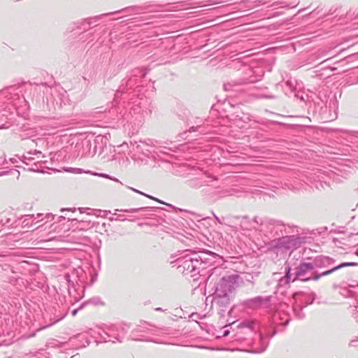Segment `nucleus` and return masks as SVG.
<instances>
[{
  "instance_id": "28",
  "label": "nucleus",
  "mask_w": 358,
  "mask_h": 358,
  "mask_svg": "<svg viewBox=\"0 0 358 358\" xmlns=\"http://www.w3.org/2000/svg\"><path fill=\"white\" fill-rule=\"evenodd\" d=\"M350 134L352 136V139L358 140V131H352L350 132Z\"/></svg>"
},
{
  "instance_id": "4",
  "label": "nucleus",
  "mask_w": 358,
  "mask_h": 358,
  "mask_svg": "<svg viewBox=\"0 0 358 358\" xmlns=\"http://www.w3.org/2000/svg\"><path fill=\"white\" fill-rule=\"evenodd\" d=\"M238 286L236 275L222 277L217 283L214 292L215 301L222 307H226L231 301V294Z\"/></svg>"
},
{
  "instance_id": "20",
  "label": "nucleus",
  "mask_w": 358,
  "mask_h": 358,
  "mask_svg": "<svg viewBox=\"0 0 358 358\" xmlns=\"http://www.w3.org/2000/svg\"><path fill=\"white\" fill-rule=\"evenodd\" d=\"M285 185L287 188L292 190L305 188L301 180L298 179L293 180V182L285 183Z\"/></svg>"
},
{
  "instance_id": "38",
  "label": "nucleus",
  "mask_w": 358,
  "mask_h": 358,
  "mask_svg": "<svg viewBox=\"0 0 358 358\" xmlns=\"http://www.w3.org/2000/svg\"><path fill=\"white\" fill-rule=\"evenodd\" d=\"M10 161L13 164H15V162H17V160H16L15 159H14V158H11V159H10Z\"/></svg>"
},
{
  "instance_id": "30",
  "label": "nucleus",
  "mask_w": 358,
  "mask_h": 358,
  "mask_svg": "<svg viewBox=\"0 0 358 358\" xmlns=\"http://www.w3.org/2000/svg\"><path fill=\"white\" fill-rule=\"evenodd\" d=\"M64 316H65V315H62L58 317L57 319L55 320V321L51 323V324H55L56 322L60 321L61 320H62L64 317Z\"/></svg>"
},
{
  "instance_id": "10",
  "label": "nucleus",
  "mask_w": 358,
  "mask_h": 358,
  "mask_svg": "<svg viewBox=\"0 0 358 358\" xmlns=\"http://www.w3.org/2000/svg\"><path fill=\"white\" fill-rule=\"evenodd\" d=\"M315 268H329V265H333L335 260L327 256H318L311 262Z\"/></svg>"
},
{
  "instance_id": "16",
  "label": "nucleus",
  "mask_w": 358,
  "mask_h": 358,
  "mask_svg": "<svg viewBox=\"0 0 358 358\" xmlns=\"http://www.w3.org/2000/svg\"><path fill=\"white\" fill-rule=\"evenodd\" d=\"M148 208H130V209H116L115 212L113 213L114 215H117V217L115 218V220H121L124 221L127 220L122 215H117L116 212L120 211L123 213H134L138 211H143L146 210Z\"/></svg>"
},
{
  "instance_id": "49",
  "label": "nucleus",
  "mask_w": 358,
  "mask_h": 358,
  "mask_svg": "<svg viewBox=\"0 0 358 358\" xmlns=\"http://www.w3.org/2000/svg\"><path fill=\"white\" fill-rule=\"evenodd\" d=\"M60 217L63 218V219H65V217L62 216V215H60Z\"/></svg>"
},
{
  "instance_id": "34",
  "label": "nucleus",
  "mask_w": 358,
  "mask_h": 358,
  "mask_svg": "<svg viewBox=\"0 0 358 358\" xmlns=\"http://www.w3.org/2000/svg\"><path fill=\"white\" fill-rule=\"evenodd\" d=\"M200 127L198 126L196 127H192L190 129H189V131L192 132V131H196L198 129H199Z\"/></svg>"
},
{
  "instance_id": "37",
  "label": "nucleus",
  "mask_w": 358,
  "mask_h": 358,
  "mask_svg": "<svg viewBox=\"0 0 358 358\" xmlns=\"http://www.w3.org/2000/svg\"><path fill=\"white\" fill-rule=\"evenodd\" d=\"M276 333H277V330H274V331L271 333V337H273V336H275V335L276 334Z\"/></svg>"
},
{
  "instance_id": "5",
  "label": "nucleus",
  "mask_w": 358,
  "mask_h": 358,
  "mask_svg": "<svg viewBox=\"0 0 358 358\" xmlns=\"http://www.w3.org/2000/svg\"><path fill=\"white\" fill-rule=\"evenodd\" d=\"M295 229V227H291L289 230L286 231L285 234L272 240L270 243V247L282 250H295L299 248L303 243L305 237L294 234Z\"/></svg>"
},
{
  "instance_id": "47",
  "label": "nucleus",
  "mask_w": 358,
  "mask_h": 358,
  "mask_svg": "<svg viewBox=\"0 0 358 358\" xmlns=\"http://www.w3.org/2000/svg\"><path fill=\"white\" fill-rule=\"evenodd\" d=\"M74 296V298H76V299H80V298H81V296H79V297H77L76 296Z\"/></svg>"
},
{
  "instance_id": "17",
  "label": "nucleus",
  "mask_w": 358,
  "mask_h": 358,
  "mask_svg": "<svg viewBox=\"0 0 358 358\" xmlns=\"http://www.w3.org/2000/svg\"><path fill=\"white\" fill-rule=\"evenodd\" d=\"M268 346V341L263 337L262 334L259 335L258 345L252 350L255 353L264 352Z\"/></svg>"
},
{
  "instance_id": "50",
  "label": "nucleus",
  "mask_w": 358,
  "mask_h": 358,
  "mask_svg": "<svg viewBox=\"0 0 358 358\" xmlns=\"http://www.w3.org/2000/svg\"><path fill=\"white\" fill-rule=\"evenodd\" d=\"M60 217L63 218V219H65V217L62 216V215H60Z\"/></svg>"
},
{
  "instance_id": "3",
  "label": "nucleus",
  "mask_w": 358,
  "mask_h": 358,
  "mask_svg": "<svg viewBox=\"0 0 358 358\" xmlns=\"http://www.w3.org/2000/svg\"><path fill=\"white\" fill-rule=\"evenodd\" d=\"M357 265H358V264L355 262H344L329 270L318 273V271L315 270L311 262H301L299 266L295 268L294 277L292 279V282L295 280L305 282L308 280H318L321 277L329 275L338 269L346 266H354Z\"/></svg>"
},
{
  "instance_id": "53",
  "label": "nucleus",
  "mask_w": 358,
  "mask_h": 358,
  "mask_svg": "<svg viewBox=\"0 0 358 358\" xmlns=\"http://www.w3.org/2000/svg\"><path fill=\"white\" fill-rule=\"evenodd\" d=\"M357 287H358V285H357Z\"/></svg>"
},
{
  "instance_id": "23",
  "label": "nucleus",
  "mask_w": 358,
  "mask_h": 358,
  "mask_svg": "<svg viewBox=\"0 0 358 358\" xmlns=\"http://www.w3.org/2000/svg\"><path fill=\"white\" fill-rule=\"evenodd\" d=\"M129 188L130 189H131L132 191H134V192H137V193H138V194H142V195H143V196H146V197H148V198H149V199H153V200L157 201H158V202H159V203H162V202L160 200H159L158 199L155 198V197H153V196H150V195H148V194H145V193H143V192H141V191H139V190H137V189H134V188H133V187H129Z\"/></svg>"
},
{
  "instance_id": "18",
  "label": "nucleus",
  "mask_w": 358,
  "mask_h": 358,
  "mask_svg": "<svg viewBox=\"0 0 358 358\" xmlns=\"http://www.w3.org/2000/svg\"><path fill=\"white\" fill-rule=\"evenodd\" d=\"M273 324L276 325H282L286 326L289 324V320L288 318L285 319V321L281 322L282 320V315L280 313H275L273 315Z\"/></svg>"
},
{
  "instance_id": "14",
  "label": "nucleus",
  "mask_w": 358,
  "mask_h": 358,
  "mask_svg": "<svg viewBox=\"0 0 358 358\" xmlns=\"http://www.w3.org/2000/svg\"><path fill=\"white\" fill-rule=\"evenodd\" d=\"M285 275L284 277L280 278L278 282V285L280 287L286 286L291 281V266L287 262L285 266Z\"/></svg>"
},
{
  "instance_id": "15",
  "label": "nucleus",
  "mask_w": 358,
  "mask_h": 358,
  "mask_svg": "<svg viewBox=\"0 0 358 358\" xmlns=\"http://www.w3.org/2000/svg\"><path fill=\"white\" fill-rule=\"evenodd\" d=\"M196 255H199L201 257V260H199V266L202 264H208L211 263L213 262V258L214 257V253L212 252H196Z\"/></svg>"
},
{
  "instance_id": "24",
  "label": "nucleus",
  "mask_w": 358,
  "mask_h": 358,
  "mask_svg": "<svg viewBox=\"0 0 358 358\" xmlns=\"http://www.w3.org/2000/svg\"><path fill=\"white\" fill-rule=\"evenodd\" d=\"M255 97L257 98V99H262V98H264V99H275V96H273V95L265 94H255Z\"/></svg>"
},
{
  "instance_id": "42",
  "label": "nucleus",
  "mask_w": 358,
  "mask_h": 358,
  "mask_svg": "<svg viewBox=\"0 0 358 358\" xmlns=\"http://www.w3.org/2000/svg\"><path fill=\"white\" fill-rule=\"evenodd\" d=\"M98 333H99V335H100V336H101V337L105 340V341H107L106 338L103 337V336L101 335V333H100V332H98Z\"/></svg>"
},
{
  "instance_id": "12",
  "label": "nucleus",
  "mask_w": 358,
  "mask_h": 358,
  "mask_svg": "<svg viewBox=\"0 0 358 358\" xmlns=\"http://www.w3.org/2000/svg\"><path fill=\"white\" fill-rule=\"evenodd\" d=\"M243 85V83L232 80L224 85V90L230 92V96H236L237 93L244 90Z\"/></svg>"
},
{
  "instance_id": "35",
  "label": "nucleus",
  "mask_w": 358,
  "mask_h": 358,
  "mask_svg": "<svg viewBox=\"0 0 358 358\" xmlns=\"http://www.w3.org/2000/svg\"><path fill=\"white\" fill-rule=\"evenodd\" d=\"M78 311V309H75V310H73L72 311V315H73V316H75V315L77 314Z\"/></svg>"
},
{
  "instance_id": "29",
  "label": "nucleus",
  "mask_w": 358,
  "mask_h": 358,
  "mask_svg": "<svg viewBox=\"0 0 358 358\" xmlns=\"http://www.w3.org/2000/svg\"><path fill=\"white\" fill-rule=\"evenodd\" d=\"M5 163H6V156L3 155V157H0V166L3 165Z\"/></svg>"
},
{
  "instance_id": "27",
  "label": "nucleus",
  "mask_w": 358,
  "mask_h": 358,
  "mask_svg": "<svg viewBox=\"0 0 358 358\" xmlns=\"http://www.w3.org/2000/svg\"><path fill=\"white\" fill-rule=\"evenodd\" d=\"M32 159H33V158L31 157L23 156L22 162L27 164H29V163L31 162L32 161Z\"/></svg>"
},
{
  "instance_id": "48",
  "label": "nucleus",
  "mask_w": 358,
  "mask_h": 358,
  "mask_svg": "<svg viewBox=\"0 0 358 358\" xmlns=\"http://www.w3.org/2000/svg\"><path fill=\"white\" fill-rule=\"evenodd\" d=\"M60 217L63 218V219H65V217L62 216V215H60Z\"/></svg>"
},
{
  "instance_id": "46",
  "label": "nucleus",
  "mask_w": 358,
  "mask_h": 358,
  "mask_svg": "<svg viewBox=\"0 0 358 358\" xmlns=\"http://www.w3.org/2000/svg\"><path fill=\"white\" fill-rule=\"evenodd\" d=\"M358 307V302H357V305L355 306V308H357Z\"/></svg>"
},
{
  "instance_id": "33",
  "label": "nucleus",
  "mask_w": 358,
  "mask_h": 358,
  "mask_svg": "<svg viewBox=\"0 0 358 358\" xmlns=\"http://www.w3.org/2000/svg\"><path fill=\"white\" fill-rule=\"evenodd\" d=\"M75 211L76 210V208H62L61 209V211L62 212H64V211Z\"/></svg>"
},
{
  "instance_id": "52",
  "label": "nucleus",
  "mask_w": 358,
  "mask_h": 358,
  "mask_svg": "<svg viewBox=\"0 0 358 358\" xmlns=\"http://www.w3.org/2000/svg\"><path fill=\"white\" fill-rule=\"evenodd\" d=\"M3 175V173H0V176H2Z\"/></svg>"
},
{
  "instance_id": "45",
  "label": "nucleus",
  "mask_w": 358,
  "mask_h": 358,
  "mask_svg": "<svg viewBox=\"0 0 358 358\" xmlns=\"http://www.w3.org/2000/svg\"><path fill=\"white\" fill-rule=\"evenodd\" d=\"M135 96V94H133V95H132V96ZM133 99H134V98H133V97H129V100H131H131H133Z\"/></svg>"
},
{
  "instance_id": "13",
  "label": "nucleus",
  "mask_w": 358,
  "mask_h": 358,
  "mask_svg": "<svg viewBox=\"0 0 358 358\" xmlns=\"http://www.w3.org/2000/svg\"><path fill=\"white\" fill-rule=\"evenodd\" d=\"M314 177L311 178L310 179L307 178V181H303L304 183L307 184L308 185H310L309 182L311 184V187L314 186L317 189H324L325 186L327 185L326 182L322 181V179H324V177L322 176L321 173H319V174L316 175V173H314Z\"/></svg>"
},
{
  "instance_id": "8",
  "label": "nucleus",
  "mask_w": 358,
  "mask_h": 358,
  "mask_svg": "<svg viewBox=\"0 0 358 358\" xmlns=\"http://www.w3.org/2000/svg\"><path fill=\"white\" fill-rule=\"evenodd\" d=\"M271 296H256L243 301V304L248 308H268L271 306Z\"/></svg>"
},
{
  "instance_id": "2",
  "label": "nucleus",
  "mask_w": 358,
  "mask_h": 358,
  "mask_svg": "<svg viewBox=\"0 0 358 358\" xmlns=\"http://www.w3.org/2000/svg\"><path fill=\"white\" fill-rule=\"evenodd\" d=\"M170 264L176 267L179 273L190 275L192 277L199 273V260L201 257L195 251L185 250L179 255L171 257Z\"/></svg>"
},
{
  "instance_id": "26",
  "label": "nucleus",
  "mask_w": 358,
  "mask_h": 358,
  "mask_svg": "<svg viewBox=\"0 0 358 358\" xmlns=\"http://www.w3.org/2000/svg\"><path fill=\"white\" fill-rule=\"evenodd\" d=\"M294 312L295 315H296V317H297L298 318H299V319H302V318H303V317H304V314H303V313H300L299 311H298V310H296V307H294Z\"/></svg>"
},
{
  "instance_id": "44",
  "label": "nucleus",
  "mask_w": 358,
  "mask_h": 358,
  "mask_svg": "<svg viewBox=\"0 0 358 358\" xmlns=\"http://www.w3.org/2000/svg\"><path fill=\"white\" fill-rule=\"evenodd\" d=\"M110 221L115 220V217H110Z\"/></svg>"
},
{
  "instance_id": "7",
  "label": "nucleus",
  "mask_w": 358,
  "mask_h": 358,
  "mask_svg": "<svg viewBox=\"0 0 358 358\" xmlns=\"http://www.w3.org/2000/svg\"><path fill=\"white\" fill-rule=\"evenodd\" d=\"M98 329H102V331L108 338V341H110V338H114L119 342H122L127 331L124 327L116 324H104L102 327H98Z\"/></svg>"
},
{
  "instance_id": "19",
  "label": "nucleus",
  "mask_w": 358,
  "mask_h": 358,
  "mask_svg": "<svg viewBox=\"0 0 358 358\" xmlns=\"http://www.w3.org/2000/svg\"><path fill=\"white\" fill-rule=\"evenodd\" d=\"M206 181L199 178H193L187 182L188 186L194 188L199 189L206 185Z\"/></svg>"
},
{
  "instance_id": "11",
  "label": "nucleus",
  "mask_w": 358,
  "mask_h": 358,
  "mask_svg": "<svg viewBox=\"0 0 358 358\" xmlns=\"http://www.w3.org/2000/svg\"><path fill=\"white\" fill-rule=\"evenodd\" d=\"M241 330L245 329L247 332L258 331L260 329V324L256 320H246L238 325Z\"/></svg>"
},
{
  "instance_id": "25",
  "label": "nucleus",
  "mask_w": 358,
  "mask_h": 358,
  "mask_svg": "<svg viewBox=\"0 0 358 358\" xmlns=\"http://www.w3.org/2000/svg\"><path fill=\"white\" fill-rule=\"evenodd\" d=\"M65 278H66V280L69 282V293L70 295H73V292H72L71 287L72 286V287L73 288L74 285H73V282L71 283V281L69 280V274H66L65 275Z\"/></svg>"
},
{
  "instance_id": "1",
  "label": "nucleus",
  "mask_w": 358,
  "mask_h": 358,
  "mask_svg": "<svg viewBox=\"0 0 358 358\" xmlns=\"http://www.w3.org/2000/svg\"><path fill=\"white\" fill-rule=\"evenodd\" d=\"M146 72L144 69H136L133 70L132 71V76L126 81L125 85L124 83L122 84V85L120 87L119 90H117L115 94L114 101L113 102V104L114 105L115 108H112L111 113H117V117L118 120L122 119V120H127V122H130L131 123L133 122L132 119L134 117V115H138L141 113V112H143L142 103L139 101V99H136L133 101H129L128 103V106L130 107V111L127 113V111H124V108H122V103H120V100L126 99V97H122L124 94L127 92H125L126 89L131 88V87L136 84V78L141 77L144 78L145 76ZM138 117H136L135 120H137ZM124 121H122L123 122Z\"/></svg>"
},
{
  "instance_id": "32",
  "label": "nucleus",
  "mask_w": 358,
  "mask_h": 358,
  "mask_svg": "<svg viewBox=\"0 0 358 358\" xmlns=\"http://www.w3.org/2000/svg\"><path fill=\"white\" fill-rule=\"evenodd\" d=\"M229 333H230V331H229V329H224V330L223 331L222 336H224V337H225V336H227L229 334Z\"/></svg>"
},
{
  "instance_id": "9",
  "label": "nucleus",
  "mask_w": 358,
  "mask_h": 358,
  "mask_svg": "<svg viewBox=\"0 0 358 358\" xmlns=\"http://www.w3.org/2000/svg\"><path fill=\"white\" fill-rule=\"evenodd\" d=\"M262 219L258 217H254L250 221L248 217H243L241 221V227L243 230L255 229L259 231Z\"/></svg>"
},
{
  "instance_id": "51",
  "label": "nucleus",
  "mask_w": 358,
  "mask_h": 358,
  "mask_svg": "<svg viewBox=\"0 0 358 358\" xmlns=\"http://www.w3.org/2000/svg\"><path fill=\"white\" fill-rule=\"evenodd\" d=\"M356 254L358 255V251H357Z\"/></svg>"
},
{
  "instance_id": "41",
  "label": "nucleus",
  "mask_w": 358,
  "mask_h": 358,
  "mask_svg": "<svg viewBox=\"0 0 358 358\" xmlns=\"http://www.w3.org/2000/svg\"><path fill=\"white\" fill-rule=\"evenodd\" d=\"M155 310L156 311H162V308H155Z\"/></svg>"
},
{
  "instance_id": "22",
  "label": "nucleus",
  "mask_w": 358,
  "mask_h": 358,
  "mask_svg": "<svg viewBox=\"0 0 358 358\" xmlns=\"http://www.w3.org/2000/svg\"><path fill=\"white\" fill-rule=\"evenodd\" d=\"M65 171L69 173H76V174H80L83 173H86L85 171H83L81 169L78 168H66L65 169Z\"/></svg>"
},
{
  "instance_id": "31",
  "label": "nucleus",
  "mask_w": 358,
  "mask_h": 358,
  "mask_svg": "<svg viewBox=\"0 0 358 358\" xmlns=\"http://www.w3.org/2000/svg\"><path fill=\"white\" fill-rule=\"evenodd\" d=\"M101 176H102L103 177H104V178H110V179L113 180L114 181H115V182H120L118 180V179H117V178H110V177L108 175H107V174H102Z\"/></svg>"
},
{
  "instance_id": "6",
  "label": "nucleus",
  "mask_w": 358,
  "mask_h": 358,
  "mask_svg": "<svg viewBox=\"0 0 358 358\" xmlns=\"http://www.w3.org/2000/svg\"><path fill=\"white\" fill-rule=\"evenodd\" d=\"M291 226L285 225L278 220L262 219L259 231L264 233L266 236H271L272 238H278L286 234Z\"/></svg>"
},
{
  "instance_id": "39",
  "label": "nucleus",
  "mask_w": 358,
  "mask_h": 358,
  "mask_svg": "<svg viewBox=\"0 0 358 358\" xmlns=\"http://www.w3.org/2000/svg\"><path fill=\"white\" fill-rule=\"evenodd\" d=\"M312 295L313 296V297L312 301L309 303V304L313 303V301H314V299H315V294H313H313H312Z\"/></svg>"
},
{
  "instance_id": "43",
  "label": "nucleus",
  "mask_w": 358,
  "mask_h": 358,
  "mask_svg": "<svg viewBox=\"0 0 358 358\" xmlns=\"http://www.w3.org/2000/svg\"><path fill=\"white\" fill-rule=\"evenodd\" d=\"M286 85H287V86H290V85H291V82H290V81H289V80H288V81H287V82H286Z\"/></svg>"
},
{
  "instance_id": "36",
  "label": "nucleus",
  "mask_w": 358,
  "mask_h": 358,
  "mask_svg": "<svg viewBox=\"0 0 358 358\" xmlns=\"http://www.w3.org/2000/svg\"><path fill=\"white\" fill-rule=\"evenodd\" d=\"M214 217L215 218V220H216L218 222L222 223V222H221L220 219L217 215H215V214H214Z\"/></svg>"
},
{
  "instance_id": "21",
  "label": "nucleus",
  "mask_w": 358,
  "mask_h": 358,
  "mask_svg": "<svg viewBox=\"0 0 358 358\" xmlns=\"http://www.w3.org/2000/svg\"><path fill=\"white\" fill-rule=\"evenodd\" d=\"M132 151L136 152H143L144 155H148L147 152H145L143 149V145L135 143L132 145Z\"/></svg>"
},
{
  "instance_id": "40",
  "label": "nucleus",
  "mask_w": 358,
  "mask_h": 358,
  "mask_svg": "<svg viewBox=\"0 0 358 358\" xmlns=\"http://www.w3.org/2000/svg\"><path fill=\"white\" fill-rule=\"evenodd\" d=\"M335 266H334V264H333V265H329V268H327V270H329V269H330V268H333V267H335Z\"/></svg>"
}]
</instances>
